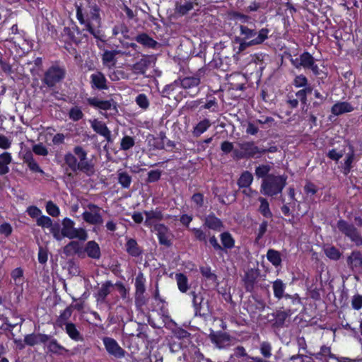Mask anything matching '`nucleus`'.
<instances>
[{"label":"nucleus","mask_w":362,"mask_h":362,"mask_svg":"<svg viewBox=\"0 0 362 362\" xmlns=\"http://www.w3.org/2000/svg\"><path fill=\"white\" fill-rule=\"evenodd\" d=\"M117 54L116 51L105 50L102 55V61L103 64L107 65L110 63L115 64V56Z\"/></svg>","instance_id":"e2e57ef3"},{"label":"nucleus","mask_w":362,"mask_h":362,"mask_svg":"<svg viewBox=\"0 0 362 362\" xmlns=\"http://www.w3.org/2000/svg\"><path fill=\"white\" fill-rule=\"evenodd\" d=\"M203 109H207L211 112H216L218 111V104L217 99L214 94H207L206 103L200 107V110Z\"/></svg>","instance_id":"8fccbe9b"},{"label":"nucleus","mask_w":362,"mask_h":362,"mask_svg":"<svg viewBox=\"0 0 362 362\" xmlns=\"http://www.w3.org/2000/svg\"><path fill=\"white\" fill-rule=\"evenodd\" d=\"M25 163L27 164L29 170L33 173H39L44 175V170L40 167L38 163L35 160L33 156L30 155L25 158Z\"/></svg>","instance_id":"5fc2aeb1"},{"label":"nucleus","mask_w":362,"mask_h":362,"mask_svg":"<svg viewBox=\"0 0 362 362\" xmlns=\"http://www.w3.org/2000/svg\"><path fill=\"white\" fill-rule=\"evenodd\" d=\"M337 227L345 237L348 238L356 246L362 245V235L358 228L346 220L339 219L337 221Z\"/></svg>","instance_id":"6e6552de"},{"label":"nucleus","mask_w":362,"mask_h":362,"mask_svg":"<svg viewBox=\"0 0 362 362\" xmlns=\"http://www.w3.org/2000/svg\"><path fill=\"white\" fill-rule=\"evenodd\" d=\"M312 355L317 360H322V358H325V359H333L339 361L338 357L332 353L331 348L326 345H322L319 352Z\"/></svg>","instance_id":"a19ab883"},{"label":"nucleus","mask_w":362,"mask_h":362,"mask_svg":"<svg viewBox=\"0 0 362 362\" xmlns=\"http://www.w3.org/2000/svg\"><path fill=\"white\" fill-rule=\"evenodd\" d=\"M317 59L308 51L301 53L298 58L291 59V64L296 69L303 68L310 71L315 76H320L322 71L316 64Z\"/></svg>","instance_id":"423d86ee"},{"label":"nucleus","mask_w":362,"mask_h":362,"mask_svg":"<svg viewBox=\"0 0 362 362\" xmlns=\"http://www.w3.org/2000/svg\"><path fill=\"white\" fill-rule=\"evenodd\" d=\"M274 319L272 320V327L276 328L283 327L285 325L286 320L288 317L291 316L284 310H278L272 314Z\"/></svg>","instance_id":"72a5a7b5"},{"label":"nucleus","mask_w":362,"mask_h":362,"mask_svg":"<svg viewBox=\"0 0 362 362\" xmlns=\"http://www.w3.org/2000/svg\"><path fill=\"white\" fill-rule=\"evenodd\" d=\"M258 202L260 203V205L258 209V211L267 218H271L273 216V214L269 207V203L268 200L262 197H259L257 199Z\"/></svg>","instance_id":"49530a36"},{"label":"nucleus","mask_w":362,"mask_h":362,"mask_svg":"<svg viewBox=\"0 0 362 362\" xmlns=\"http://www.w3.org/2000/svg\"><path fill=\"white\" fill-rule=\"evenodd\" d=\"M90 211H85L82 214L83 220L91 225H100L103 223V218L100 213L101 208L95 204L90 203L87 205Z\"/></svg>","instance_id":"f8f14e48"},{"label":"nucleus","mask_w":362,"mask_h":362,"mask_svg":"<svg viewBox=\"0 0 362 362\" xmlns=\"http://www.w3.org/2000/svg\"><path fill=\"white\" fill-rule=\"evenodd\" d=\"M11 33L14 35L13 37L11 38V41L16 45L18 46L21 49H25L24 45H28V42L26 40L21 37V34L18 32V28L17 24H14L10 28Z\"/></svg>","instance_id":"ea45409f"},{"label":"nucleus","mask_w":362,"mask_h":362,"mask_svg":"<svg viewBox=\"0 0 362 362\" xmlns=\"http://www.w3.org/2000/svg\"><path fill=\"white\" fill-rule=\"evenodd\" d=\"M240 35L242 40H248L254 37L255 32L257 30L255 28V23H250L248 25H240Z\"/></svg>","instance_id":"37998d69"},{"label":"nucleus","mask_w":362,"mask_h":362,"mask_svg":"<svg viewBox=\"0 0 362 362\" xmlns=\"http://www.w3.org/2000/svg\"><path fill=\"white\" fill-rule=\"evenodd\" d=\"M84 252L91 259H99L101 257L100 248L95 240H90L86 243Z\"/></svg>","instance_id":"c85d7f7f"},{"label":"nucleus","mask_w":362,"mask_h":362,"mask_svg":"<svg viewBox=\"0 0 362 362\" xmlns=\"http://www.w3.org/2000/svg\"><path fill=\"white\" fill-rule=\"evenodd\" d=\"M64 160L68 168L74 174H77L78 171L87 176L94 174V165L88 160V152L81 146H75L72 152H66L64 154Z\"/></svg>","instance_id":"f03ea898"},{"label":"nucleus","mask_w":362,"mask_h":362,"mask_svg":"<svg viewBox=\"0 0 362 362\" xmlns=\"http://www.w3.org/2000/svg\"><path fill=\"white\" fill-rule=\"evenodd\" d=\"M189 230L192 231L194 239L199 242L207 243V235L206 233L203 230L202 228H189Z\"/></svg>","instance_id":"bf43d9fd"},{"label":"nucleus","mask_w":362,"mask_h":362,"mask_svg":"<svg viewBox=\"0 0 362 362\" xmlns=\"http://www.w3.org/2000/svg\"><path fill=\"white\" fill-rule=\"evenodd\" d=\"M136 332L137 333L136 337L141 339L143 343L146 344V345H148L151 343V339L148 334L151 330L147 325L141 323L139 324Z\"/></svg>","instance_id":"79ce46f5"},{"label":"nucleus","mask_w":362,"mask_h":362,"mask_svg":"<svg viewBox=\"0 0 362 362\" xmlns=\"http://www.w3.org/2000/svg\"><path fill=\"white\" fill-rule=\"evenodd\" d=\"M86 101L90 106L102 110H109L112 107L110 100H99L96 97L88 98Z\"/></svg>","instance_id":"c9c22d12"},{"label":"nucleus","mask_w":362,"mask_h":362,"mask_svg":"<svg viewBox=\"0 0 362 362\" xmlns=\"http://www.w3.org/2000/svg\"><path fill=\"white\" fill-rule=\"evenodd\" d=\"M210 341L218 349H226L231 342V336L225 332L214 331L210 329V333L208 335Z\"/></svg>","instance_id":"9d476101"},{"label":"nucleus","mask_w":362,"mask_h":362,"mask_svg":"<svg viewBox=\"0 0 362 362\" xmlns=\"http://www.w3.org/2000/svg\"><path fill=\"white\" fill-rule=\"evenodd\" d=\"M146 278L141 272H139L135 278V293H145Z\"/></svg>","instance_id":"603ef678"},{"label":"nucleus","mask_w":362,"mask_h":362,"mask_svg":"<svg viewBox=\"0 0 362 362\" xmlns=\"http://www.w3.org/2000/svg\"><path fill=\"white\" fill-rule=\"evenodd\" d=\"M12 162L10 152L4 151L0 153V175H4L9 172L8 165Z\"/></svg>","instance_id":"4c0bfd02"},{"label":"nucleus","mask_w":362,"mask_h":362,"mask_svg":"<svg viewBox=\"0 0 362 362\" xmlns=\"http://www.w3.org/2000/svg\"><path fill=\"white\" fill-rule=\"evenodd\" d=\"M271 170V166L269 165H259L255 168V175L259 178L267 177L269 175V172Z\"/></svg>","instance_id":"052dcab7"},{"label":"nucleus","mask_w":362,"mask_h":362,"mask_svg":"<svg viewBox=\"0 0 362 362\" xmlns=\"http://www.w3.org/2000/svg\"><path fill=\"white\" fill-rule=\"evenodd\" d=\"M211 126V121L204 118L200 120L194 127L192 131L194 137H199L202 134L206 132Z\"/></svg>","instance_id":"f704fd0d"},{"label":"nucleus","mask_w":362,"mask_h":362,"mask_svg":"<svg viewBox=\"0 0 362 362\" xmlns=\"http://www.w3.org/2000/svg\"><path fill=\"white\" fill-rule=\"evenodd\" d=\"M114 284L111 281H106L102 284L98 291L95 293V297L98 303H104L106 302L107 297L110 294Z\"/></svg>","instance_id":"4be33fe9"},{"label":"nucleus","mask_w":362,"mask_h":362,"mask_svg":"<svg viewBox=\"0 0 362 362\" xmlns=\"http://www.w3.org/2000/svg\"><path fill=\"white\" fill-rule=\"evenodd\" d=\"M349 267L354 270L362 268V253L358 250H354L346 259Z\"/></svg>","instance_id":"7c9ffc66"},{"label":"nucleus","mask_w":362,"mask_h":362,"mask_svg":"<svg viewBox=\"0 0 362 362\" xmlns=\"http://www.w3.org/2000/svg\"><path fill=\"white\" fill-rule=\"evenodd\" d=\"M72 313V310L69 307H67L65 308L61 313L59 317L57 320V325L63 328L64 326L69 323L68 321L70 318Z\"/></svg>","instance_id":"864d4df0"},{"label":"nucleus","mask_w":362,"mask_h":362,"mask_svg":"<svg viewBox=\"0 0 362 362\" xmlns=\"http://www.w3.org/2000/svg\"><path fill=\"white\" fill-rule=\"evenodd\" d=\"M238 145L240 149L233 151L238 159H250L260 156V148L256 146L254 141H243L238 143Z\"/></svg>","instance_id":"1a4fd4ad"},{"label":"nucleus","mask_w":362,"mask_h":362,"mask_svg":"<svg viewBox=\"0 0 362 362\" xmlns=\"http://www.w3.org/2000/svg\"><path fill=\"white\" fill-rule=\"evenodd\" d=\"M266 256L268 261L275 267L281 266L282 259L280 252L274 249H269Z\"/></svg>","instance_id":"de8ad7c7"},{"label":"nucleus","mask_w":362,"mask_h":362,"mask_svg":"<svg viewBox=\"0 0 362 362\" xmlns=\"http://www.w3.org/2000/svg\"><path fill=\"white\" fill-rule=\"evenodd\" d=\"M151 65V60L148 57L144 56L139 61L132 66L131 70L136 75H144Z\"/></svg>","instance_id":"393cba45"},{"label":"nucleus","mask_w":362,"mask_h":362,"mask_svg":"<svg viewBox=\"0 0 362 362\" xmlns=\"http://www.w3.org/2000/svg\"><path fill=\"white\" fill-rule=\"evenodd\" d=\"M189 295L192 297V305L194 310L196 316H204L205 313H202V303L204 300L203 296L201 293L197 294L194 291H192Z\"/></svg>","instance_id":"58836bf2"},{"label":"nucleus","mask_w":362,"mask_h":362,"mask_svg":"<svg viewBox=\"0 0 362 362\" xmlns=\"http://www.w3.org/2000/svg\"><path fill=\"white\" fill-rule=\"evenodd\" d=\"M100 8L95 1L88 0L76 4V16L79 23L83 25V31L88 32L97 40V45L100 47L98 41L105 43L106 35L100 29L102 18Z\"/></svg>","instance_id":"f257e3e1"},{"label":"nucleus","mask_w":362,"mask_h":362,"mask_svg":"<svg viewBox=\"0 0 362 362\" xmlns=\"http://www.w3.org/2000/svg\"><path fill=\"white\" fill-rule=\"evenodd\" d=\"M229 19L235 22L238 25H248L255 22V20L248 15L242 13L237 11H231L228 13Z\"/></svg>","instance_id":"b1692460"},{"label":"nucleus","mask_w":362,"mask_h":362,"mask_svg":"<svg viewBox=\"0 0 362 362\" xmlns=\"http://www.w3.org/2000/svg\"><path fill=\"white\" fill-rule=\"evenodd\" d=\"M126 252L132 257H139L143 253V250L139 246L137 241L134 238L127 240L126 244Z\"/></svg>","instance_id":"473e14b6"},{"label":"nucleus","mask_w":362,"mask_h":362,"mask_svg":"<svg viewBox=\"0 0 362 362\" xmlns=\"http://www.w3.org/2000/svg\"><path fill=\"white\" fill-rule=\"evenodd\" d=\"M203 226L214 231H221L224 226L222 221L211 212L208 214L204 220Z\"/></svg>","instance_id":"aec40b11"},{"label":"nucleus","mask_w":362,"mask_h":362,"mask_svg":"<svg viewBox=\"0 0 362 362\" xmlns=\"http://www.w3.org/2000/svg\"><path fill=\"white\" fill-rule=\"evenodd\" d=\"M307 95L305 91H303L301 89L296 92L295 95L291 93H289L287 95L286 104L288 107L291 109H295L298 107L299 101L303 105H305L308 102Z\"/></svg>","instance_id":"f3484780"},{"label":"nucleus","mask_w":362,"mask_h":362,"mask_svg":"<svg viewBox=\"0 0 362 362\" xmlns=\"http://www.w3.org/2000/svg\"><path fill=\"white\" fill-rule=\"evenodd\" d=\"M308 79L303 74L296 75L292 81V84L295 88H300L308 85Z\"/></svg>","instance_id":"0e129e2a"},{"label":"nucleus","mask_w":362,"mask_h":362,"mask_svg":"<svg viewBox=\"0 0 362 362\" xmlns=\"http://www.w3.org/2000/svg\"><path fill=\"white\" fill-rule=\"evenodd\" d=\"M89 83L91 89L94 90H105L109 89L108 81L105 74L100 71H97L90 76Z\"/></svg>","instance_id":"2eb2a0df"},{"label":"nucleus","mask_w":362,"mask_h":362,"mask_svg":"<svg viewBox=\"0 0 362 362\" xmlns=\"http://www.w3.org/2000/svg\"><path fill=\"white\" fill-rule=\"evenodd\" d=\"M137 43L141 45L144 48L156 49L159 43L146 33H141L133 37Z\"/></svg>","instance_id":"6ab92c4d"},{"label":"nucleus","mask_w":362,"mask_h":362,"mask_svg":"<svg viewBox=\"0 0 362 362\" xmlns=\"http://www.w3.org/2000/svg\"><path fill=\"white\" fill-rule=\"evenodd\" d=\"M81 251L82 247L81 244L76 240H71L63 248V252L66 256H70L76 254L79 255L81 252Z\"/></svg>","instance_id":"a18cd8bd"},{"label":"nucleus","mask_w":362,"mask_h":362,"mask_svg":"<svg viewBox=\"0 0 362 362\" xmlns=\"http://www.w3.org/2000/svg\"><path fill=\"white\" fill-rule=\"evenodd\" d=\"M286 287V284H284V281L280 279H277L273 281L272 288L274 296L276 299L281 300L285 296L286 294H284V292Z\"/></svg>","instance_id":"c03bdc74"},{"label":"nucleus","mask_w":362,"mask_h":362,"mask_svg":"<svg viewBox=\"0 0 362 362\" xmlns=\"http://www.w3.org/2000/svg\"><path fill=\"white\" fill-rule=\"evenodd\" d=\"M178 289L182 293H186L189 289L188 279L183 273H177L175 274Z\"/></svg>","instance_id":"3c124183"},{"label":"nucleus","mask_w":362,"mask_h":362,"mask_svg":"<svg viewBox=\"0 0 362 362\" xmlns=\"http://www.w3.org/2000/svg\"><path fill=\"white\" fill-rule=\"evenodd\" d=\"M64 330L69 338L75 341H83V338L74 322H69L64 326Z\"/></svg>","instance_id":"e433bc0d"},{"label":"nucleus","mask_w":362,"mask_h":362,"mask_svg":"<svg viewBox=\"0 0 362 362\" xmlns=\"http://www.w3.org/2000/svg\"><path fill=\"white\" fill-rule=\"evenodd\" d=\"M46 211L52 217H57L60 214L59 206L52 201H48L46 204Z\"/></svg>","instance_id":"338daca9"},{"label":"nucleus","mask_w":362,"mask_h":362,"mask_svg":"<svg viewBox=\"0 0 362 362\" xmlns=\"http://www.w3.org/2000/svg\"><path fill=\"white\" fill-rule=\"evenodd\" d=\"M69 117L74 122H78L83 119L84 115L81 108L77 105L71 107L68 113Z\"/></svg>","instance_id":"13d9d810"},{"label":"nucleus","mask_w":362,"mask_h":362,"mask_svg":"<svg viewBox=\"0 0 362 362\" xmlns=\"http://www.w3.org/2000/svg\"><path fill=\"white\" fill-rule=\"evenodd\" d=\"M349 151L346 155L344 165H342L341 172L344 175L347 176L353 168V163L355 159V153L354 146L350 145L349 146Z\"/></svg>","instance_id":"c756f323"},{"label":"nucleus","mask_w":362,"mask_h":362,"mask_svg":"<svg viewBox=\"0 0 362 362\" xmlns=\"http://www.w3.org/2000/svg\"><path fill=\"white\" fill-rule=\"evenodd\" d=\"M219 236L221 242V252L227 253L228 250H230L235 247V241L230 233L225 231L221 233Z\"/></svg>","instance_id":"bb28decb"},{"label":"nucleus","mask_w":362,"mask_h":362,"mask_svg":"<svg viewBox=\"0 0 362 362\" xmlns=\"http://www.w3.org/2000/svg\"><path fill=\"white\" fill-rule=\"evenodd\" d=\"M146 219L144 221V226L150 228L153 226V220L162 221L164 218L163 214L160 209L156 208L155 210L144 211Z\"/></svg>","instance_id":"cd10ccee"},{"label":"nucleus","mask_w":362,"mask_h":362,"mask_svg":"<svg viewBox=\"0 0 362 362\" xmlns=\"http://www.w3.org/2000/svg\"><path fill=\"white\" fill-rule=\"evenodd\" d=\"M102 340L106 351L110 356L116 358H122L125 356V350L119 346L115 339L110 337H104Z\"/></svg>","instance_id":"ddd939ff"},{"label":"nucleus","mask_w":362,"mask_h":362,"mask_svg":"<svg viewBox=\"0 0 362 362\" xmlns=\"http://www.w3.org/2000/svg\"><path fill=\"white\" fill-rule=\"evenodd\" d=\"M118 182L124 189H128L132 183V177L126 171L118 173Z\"/></svg>","instance_id":"4d7b16f0"},{"label":"nucleus","mask_w":362,"mask_h":362,"mask_svg":"<svg viewBox=\"0 0 362 362\" xmlns=\"http://www.w3.org/2000/svg\"><path fill=\"white\" fill-rule=\"evenodd\" d=\"M66 76V69L64 65L55 62L45 71L41 79L42 83L50 89L55 88L62 83Z\"/></svg>","instance_id":"20e7f679"},{"label":"nucleus","mask_w":362,"mask_h":362,"mask_svg":"<svg viewBox=\"0 0 362 362\" xmlns=\"http://www.w3.org/2000/svg\"><path fill=\"white\" fill-rule=\"evenodd\" d=\"M153 230L156 232L158 243L160 245L169 247L173 243L170 239L172 235L169 228L163 223H156L153 225Z\"/></svg>","instance_id":"4468645a"},{"label":"nucleus","mask_w":362,"mask_h":362,"mask_svg":"<svg viewBox=\"0 0 362 362\" xmlns=\"http://www.w3.org/2000/svg\"><path fill=\"white\" fill-rule=\"evenodd\" d=\"M91 127L94 132L103 136L107 140V141L110 142L111 141V132L105 123L95 119L91 123Z\"/></svg>","instance_id":"a878e982"},{"label":"nucleus","mask_w":362,"mask_h":362,"mask_svg":"<svg viewBox=\"0 0 362 362\" xmlns=\"http://www.w3.org/2000/svg\"><path fill=\"white\" fill-rule=\"evenodd\" d=\"M50 339V335L42 333H32L24 337V343L30 346H34L37 344H45Z\"/></svg>","instance_id":"a211bd4d"},{"label":"nucleus","mask_w":362,"mask_h":362,"mask_svg":"<svg viewBox=\"0 0 362 362\" xmlns=\"http://www.w3.org/2000/svg\"><path fill=\"white\" fill-rule=\"evenodd\" d=\"M281 300V309L285 310L291 315L296 313L302 306L301 300L297 293L293 295L286 294Z\"/></svg>","instance_id":"9b49d317"},{"label":"nucleus","mask_w":362,"mask_h":362,"mask_svg":"<svg viewBox=\"0 0 362 362\" xmlns=\"http://www.w3.org/2000/svg\"><path fill=\"white\" fill-rule=\"evenodd\" d=\"M45 345L47 349V353H50L52 354L64 356L69 352L66 348L58 342L57 339L52 338L51 336L49 340L45 344Z\"/></svg>","instance_id":"412c9836"},{"label":"nucleus","mask_w":362,"mask_h":362,"mask_svg":"<svg viewBox=\"0 0 362 362\" xmlns=\"http://www.w3.org/2000/svg\"><path fill=\"white\" fill-rule=\"evenodd\" d=\"M287 175L284 174L282 175L270 174L262 180L260 192L265 196L272 197L281 194L287 185Z\"/></svg>","instance_id":"7ed1b4c3"},{"label":"nucleus","mask_w":362,"mask_h":362,"mask_svg":"<svg viewBox=\"0 0 362 362\" xmlns=\"http://www.w3.org/2000/svg\"><path fill=\"white\" fill-rule=\"evenodd\" d=\"M253 181L252 174L246 170L242 173L239 179L237 181V184L240 189L248 188L251 185Z\"/></svg>","instance_id":"09e8293b"},{"label":"nucleus","mask_w":362,"mask_h":362,"mask_svg":"<svg viewBox=\"0 0 362 362\" xmlns=\"http://www.w3.org/2000/svg\"><path fill=\"white\" fill-rule=\"evenodd\" d=\"M325 255L332 260H339L341 258V252L334 246H329L324 249Z\"/></svg>","instance_id":"6e6d98bb"},{"label":"nucleus","mask_w":362,"mask_h":362,"mask_svg":"<svg viewBox=\"0 0 362 362\" xmlns=\"http://www.w3.org/2000/svg\"><path fill=\"white\" fill-rule=\"evenodd\" d=\"M259 276V272L257 269H249L245 272L243 281L244 288L247 292H253Z\"/></svg>","instance_id":"dca6fc26"},{"label":"nucleus","mask_w":362,"mask_h":362,"mask_svg":"<svg viewBox=\"0 0 362 362\" xmlns=\"http://www.w3.org/2000/svg\"><path fill=\"white\" fill-rule=\"evenodd\" d=\"M199 272L205 281L209 285L216 286L218 285V276L211 270V268L209 265L199 267Z\"/></svg>","instance_id":"5701e85b"},{"label":"nucleus","mask_w":362,"mask_h":362,"mask_svg":"<svg viewBox=\"0 0 362 362\" xmlns=\"http://www.w3.org/2000/svg\"><path fill=\"white\" fill-rule=\"evenodd\" d=\"M135 145V140L134 137L125 135L121 140L120 149L127 151L132 148Z\"/></svg>","instance_id":"680f3d73"},{"label":"nucleus","mask_w":362,"mask_h":362,"mask_svg":"<svg viewBox=\"0 0 362 362\" xmlns=\"http://www.w3.org/2000/svg\"><path fill=\"white\" fill-rule=\"evenodd\" d=\"M354 108L349 102H337L331 107V112L339 116L344 113H348L354 111Z\"/></svg>","instance_id":"2f4dec72"},{"label":"nucleus","mask_w":362,"mask_h":362,"mask_svg":"<svg viewBox=\"0 0 362 362\" xmlns=\"http://www.w3.org/2000/svg\"><path fill=\"white\" fill-rule=\"evenodd\" d=\"M11 276L16 285L23 284V270L21 267H17L12 270Z\"/></svg>","instance_id":"69168bd1"},{"label":"nucleus","mask_w":362,"mask_h":362,"mask_svg":"<svg viewBox=\"0 0 362 362\" xmlns=\"http://www.w3.org/2000/svg\"><path fill=\"white\" fill-rule=\"evenodd\" d=\"M191 201L194 204L196 209L202 208L204 205V196L201 192H196L191 197Z\"/></svg>","instance_id":"774afa93"},{"label":"nucleus","mask_w":362,"mask_h":362,"mask_svg":"<svg viewBox=\"0 0 362 362\" xmlns=\"http://www.w3.org/2000/svg\"><path fill=\"white\" fill-rule=\"evenodd\" d=\"M204 68L199 69L193 75L189 76L180 77L178 85L185 93V95L189 97H195L200 91L201 76L204 75Z\"/></svg>","instance_id":"39448f33"},{"label":"nucleus","mask_w":362,"mask_h":362,"mask_svg":"<svg viewBox=\"0 0 362 362\" xmlns=\"http://www.w3.org/2000/svg\"><path fill=\"white\" fill-rule=\"evenodd\" d=\"M62 233L64 238L70 240L78 239L86 241L88 239V233L83 228H75V222L69 218H64L62 222Z\"/></svg>","instance_id":"0eeeda50"}]
</instances>
